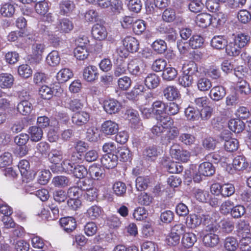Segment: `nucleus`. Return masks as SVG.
Masks as SVG:
<instances>
[{
    "instance_id": "62",
    "label": "nucleus",
    "mask_w": 251,
    "mask_h": 251,
    "mask_svg": "<svg viewBox=\"0 0 251 251\" xmlns=\"http://www.w3.org/2000/svg\"><path fill=\"white\" fill-rule=\"evenodd\" d=\"M132 81L130 78L127 76H124L118 80L119 88L123 91L128 89L131 85Z\"/></svg>"
},
{
    "instance_id": "53",
    "label": "nucleus",
    "mask_w": 251,
    "mask_h": 251,
    "mask_svg": "<svg viewBox=\"0 0 251 251\" xmlns=\"http://www.w3.org/2000/svg\"><path fill=\"white\" fill-rule=\"evenodd\" d=\"M53 94V91L51 88L46 85H42L39 90V95L41 98L44 100L50 99Z\"/></svg>"
},
{
    "instance_id": "20",
    "label": "nucleus",
    "mask_w": 251,
    "mask_h": 251,
    "mask_svg": "<svg viewBox=\"0 0 251 251\" xmlns=\"http://www.w3.org/2000/svg\"><path fill=\"white\" fill-rule=\"evenodd\" d=\"M163 95L168 100L173 101L180 97V93L178 89L174 86H168L164 89Z\"/></svg>"
},
{
    "instance_id": "49",
    "label": "nucleus",
    "mask_w": 251,
    "mask_h": 251,
    "mask_svg": "<svg viewBox=\"0 0 251 251\" xmlns=\"http://www.w3.org/2000/svg\"><path fill=\"white\" fill-rule=\"evenodd\" d=\"M146 29V23L143 20L138 19L134 22L132 30L136 35H141Z\"/></svg>"
},
{
    "instance_id": "52",
    "label": "nucleus",
    "mask_w": 251,
    "mask_h": 251,
    "mask_svg": "<svg viewBox=\"0 0 251 251\" xmlns=\"http://www.w3.org/2000/svg\"><path fill=\"white\" fill-rule=\"evenodd\" d=\"M177 75V70L173 67L166 68L162 73V78L167 81L174 80Z\"/></svg>"
},
{
    "instance_id": "39",
    "label": "nucleus",
    "mask_w": 251,
    "mask_h": 251,
    "mask_svg": "<svg viewBox=\"0 0 251 251\" xmlns=\"http://www.w3.org/2000/svg\"><path fill=\"white\" fill-rule=\"evenodd\" d=\"M219 241L218 236L214 233L207 234L203 238V242L205 245L207 247H215L218 244Z\"/></svg>"
},
{
    "instance_id": "38",
    "label": "nucleus",
    "mask_w": 251,
    "mask_h": 251,
    "mask_svg": "<svg viewBox=\"0 0 251 251\" xmlns=\"http://www.w3.org/2000/svg\"><path fill=\"white\" fill-rule=\"evenodd\" d=\"M117 153L120 160L123 162L130 161L132 159V152L128 148L125 147L119 148Z\"/></svg>"
},
{
    "instance_id": "45",
    "label": "nucleus",
    "mask_w": 251,
    "mask_h": 251,
    "mask_svg": "<svg viewBox=\"0 0 251 251\" xmlns=\"http://www.w3.org/2000/svg\"><path fill=\"white\" fill-rule=\"evenodd\" d=\"M84 106V103L81 100L73 99L69 100L67 102V107L73 112H77Z\"/></svg>"
},
{
    "instance_id": "27",
    "label": "nucleus",
    "mask_w": 251,
    "mask_h": 251,
    "mask_svg": "<svg viewBox=\"0 0 251 251\" xmlns=\"http://www.w3.org/2000/svg\"><path fill=\"white\" fill-rule=\"evenodd\" d=\"M18 111L23 115H28L30 114L33 106L32 103L27 100H22L17 105Z\"/></svg>"
},
{
    "instance_id": "54",
    "label": "nucleus",
    "mask_w": 251,
    "mask_h": 251,
    "mask_svg": "<svg viewBox=\"0 0 251 251\" xmlns=\"http://www.w3.org/2000/svg\"><path fill=\"white\" fill-rule=\"evenodd\" d=\"M14 6L10 3L3 4L0 8V12L4 17H11L15 13Z\"/></svg>"
},
{
    "instance_id": "57",
    "label": "nucleus",
    "mask_w": 251,
    "mask_h": 251,
    "mask_svg": "<svg viewBox=\"0 0 251 251\" xmlns=\"http://www.w3.org/2000/svg\"><path fill=\"white\" fill-rule=\"evenodd\" d=\"M74 53L76 58L79 60H85L89 54L87 48H83L80 47H75L74 50Z\"/></svg>"
},
{
    "instance_id": "46",
    "label": "nucleus",
    "mask_w": 251,
    "mask_h": 251,
    "mask_svg": "<svg viewBox=\"0 0 251 251\" xmlns=\"http://www.w3.org/2000/svg\"><path fill=\"white\" fill-rule=\"evenodd\" d=\"M233 40L242 49L250 42V37L248 34L241 33L235 36Z\"/></svg>"
},
{
    "instance_id": "7",
    "label": "nucleus",
    "mask_w": 251,
    "mask_h": 251,
    "mask_svg": "<svg viewBox=\"0 0 251 251\" xmlns=\"http://www.w3.org/2000/svg\"><path fill=\"white\" fill-rule=\"evenodd\" d=\"M123 44L127 51L135 53L139 50L140 44L139 41L132 36H126L123 40Z\"/></svg>"
},
{
    "instance_id": "17",
    "label": "nucleus",
    "mask_w": 251,
    "mask_h": 251,
    "mask_svg": "<svg viewBox=\"0 0 251 251\" xmlns=\"http://www.w3.org/2000/svg\"><path fill=\"white\" fill-rule=\"evenodd\" d=\"M212 15L207 13H201L198 14L195 18L197 25L202 28H206L211 24Z\"/></svg>"
},
{
    "instance_id": "47",
    "label": "nucleus",
    "mask_w": 251,
    "mask_h": 251,
    "mask_svg": "<svg viewBox=\"0 0 251 251\" xmlns=\"http://www.w3.org/2000/svg\"><path fill=\"white\" fill-rule=\"evenodd\" d=\"M48 64L51 66H56L60 62V57L58 51L56 50L51 51L46 58Z\"/></svg>"
},
{
    "instance_id": "63",
    "label": "nucleus",
    "mask_w": 251,
    "mask_h": 251,
    "mask_svg": "<svg viewBox=\"0 0 251 251\" xmlns=\"http://www.w3.org/2000/svg\"><path fill=\"white\" fill-rule=\"evenodd\" d=\"M35 3V9L36 12L41 15L46 14L49 10L48 3L45 0L38 1Z\"/></svg>"
},
{
    "instance_id": "55",
    "label": "nucleus",
    "mask_w": 251,
    "mask_h": 251,
    "mask_svg": "<svg viewBox=\"0 0 251 251\" xmlns=\"http://www.w3.org/2000/svg\"><path fill=\"white\" fill-rule=\"evenodd\" d=\"M224 146L227 151L233 152L238 150L239 142L236 139L231 138L227 140H226Z\"/></svg>"
},
{
    "instance_id": "60",
    "label": "nucleus",
    "mask_w": 251,
    "mask_h": 251,
    "mask_svg": "<svg viewBox=\"0 0 251 251\" xmlns=\"http://www.w3.org/2000/svg\"><path fill=\"white\" fill-rule=\"evenodd\" d=\"M18 72L21 76L27 78L32 75V70L28 65L22 64L18 67Z\"/></svg>"
},
{
    "instance_id": "8",
    "label": "nucleus",
    "mask_w": 251,
    "mask_h": 251,
    "mask_svg": "<svg viewBox=\"0 0 251 251\" xmlns=\"http://www.w3.org/2000/svg\"><path fill=\"white\" fill-rule=\"evenodd\" d=\"M118 155L114 153H106L100 159L101 165L107 169L115 168L118 164Z\"/></svg>"
},
{
    "instance_id": "59",
    "label": "nucleus",
    "mask_w": 251,
    "mask_h": 251,
    "mask_svg": "<svg viewBox=\"0 0 251 251\" xmlns=\"http://www.w3.org/2000/svg\"><path fill=\"white\" fill-rule=\"evenodd\" d=\"M246 212V209L244 206L238 204L233 206L231 211V215L234 218H239L244 215Z\"/></svg>"
},
{
    "instance_id": "35",
    "label": "nucleus",
    "mask_w": 251,
    "mask_h": 251,
    "mask_svg": "<svg viewBox=\"0 0 251 251\" xmlns=\"http://www.w3.org/2000/svg\"><path fill=\"white\" fill-rule=\"evenodd\" d=\"M28 133L30 140L33 142H38L41 140L43 132L41 128L37 126H32L28 128Z\"/></svg>"
},
{
    "instance_id": "58",
    "label": "nucleus",
    "mask_w": 251,
    "mask_h": 251,
    "mask_svg": "<svg viewBox=\"0 0 251 251\" xmlns=\"http://www.w3.org/2000/svg\"><path fill=\"white\" fill-rule=\"evenodd\" d=\"M112 189L114 193L118 196H122L126 192V186L125 183L117 181L114 183Z\"/></svg>"
},
{
    "instance_id": "16",
    "label": "nucleus",
    "mask_w": 251,
    "mask_h": 251,
    "mask_svg": "<svg viewBox=\"0 0 251 251\" xmlns=\"http://www.w3.org/2000/svg\"><path fill=\"white\" fill-rule=\"evenodd\" d=\"M167 103L162 100H156L152 103V112L156 117L165 114L167 113Z\"/></svg>"
},
{
    "instance_id": "61",
    "label": "nucleus",
    "mask_w": 251,
    "mask_h": 251,
    "mask_svg": "<svg viewBox=\"0 0 251 251\" xmlns=\"http://www.w3.org/2000/svg\"><path fill=\"white\" fill-rule=\"evenodd\" d=\"M88 171L87 168L82 165H75L72 174L77 178H83L87 175Z\"/></svg>"
},
{
    "instance_id": "6",
    "label": "nucleus",
    "mask_w": 251,
    "mask_h": 251,
    "mask_svg": "<svg viewBox=\"0 0 251 251\" xmlns=\"http://www.w3.org/2000/svg\"><path fill=\"white\" fill-rule=\"evenodd\" d=\"M126 113L127 118L129 121V124L131 128L137 129L140 128L142 126V123L137 110L133 109H129L126 110Z\"/></svg>"
},
{
    "instance_id": "21",
    "label": "nucleus",
    "mask_w": 251,
    "mask_h": 251,
    "mask_svg": "<svg viewBox=\"0 0 251 251\" xmlns=\"http://www.w3.org/2000/svg\"><path fill=\"white\" fill-rule=\"evenodd\" d=\"M198 173L203 176H211L215 173V168L211 163L204 162L199 165Z\"/></svg>"
},
{
    "instance_id": "51",
    "label": "nucleus",
    "mask_w": 251,
    "mask_h": 251,
    "mask_svg": "<svg viewBox=\"0 0 251 251\" xmlns=\"http://www.w3.org/2000/svg\"><path fill=\"white\" fill-rule=\"evenodd\" d=\"M197 86L200 91L205 92L209 90L211 88L212 82L209 79L203 77L198 79L197 81Z\"/></svg>"
},
{
    "instance_id": "24",
    "label": "nucleus",
    "mask_w": 251,
    "mask_h": 251,
    "mask_svg": "<svg viewBox=\"0 0 251 251\" xmlns=\"http://www.w3.org/2000/svg\"><path fill=\"white\" fill-rule=\"evenodd\" d=\"M14 81V77L11 74L9 73L0 74V87L1 88H10L13 86Z\"/></svg>"
},
{
    "instance_id": "31",
    "label": "nucleus",
    "mask_w": 251,
    "mask_h": 251,
    "mask_svg": "<svg viewBox=\"0 0 251 251\" xmlns=\"http://www.w3.org/2000/svg\"><path fill=\"white\" fill-rule=\"evenodd\" d=\"M162 164L166 167L168 172L171 174H179L183 170V167L181 164L174 161L169 162L167 163V160H165Z\"/></svg>"
},
{
    "instance_id": "25",
    "label": "nucleus",
    "mask_w": 251,
    "mask_h": 251,
    "mask_svg": "<svg viewBox=\"0 0 251 251\" xmlns=\"http://www.w3.org/2000/svg\"><path fill=\"white\" fill-rule=\"evenodd\" d=\"M227 43V39L222 35L215 36L211 41V46L215 49L220 50L226 48Z\"/></svg>"
},
{
    "instance_id": "23",
    "label": "nucleus",
    "mask_w": 251,
    "mask_h": 251,
    "mask_svg": "<svg viewBox=\"0 0 251 251\" xmlns=\"http://www.w3.org/2000/svg\"><path fill=\"white\" fill-rule=\"evenodd\" d=\"M225 88L222 86L213 87L210 91L209 96L214 101H219L222 100L226 95Z\"/></svg>"
},
{
    "instance_id": "50",
    "label": "nucleus",
    "mask_w": 251,
    "mask_h": 251,
    "mask_svg": "<svg viewBox=\"0 0 251 251\" xmlns=\"http://www.w3.org/2000/svg\"><path fill=\"white\" fill-rule=\"evenodd\" d=\"M150 178L148 176H139L136 179V187L138 191H142L148 188Z\"/></svg>"
},
{
    "instance_id": "22",
    "label": "nucleus",
    "mask_w": 251,
    "mask_h": 251,
    "mask_svg": "<svg viewBox=\"0 0 251 251\" xmlns=\"http://www.w3.org/2000/svg\"><path fill=\"white\" fill-rule=\"evenodd\" d=\"M249 166L246 158L243 155H237L233 159L232 166L235 171L245 170Z\"/></svg>"
},
{
    "instance_id": "26",
    "label": "nucleus",
    "mask_w": 251,
    "mask_h": 251,
    "mask_svg": "<svg viewBox=\"0 0 251 251\" xmlns=\"http://www.w3.org/2000/svg\"><path fill=\"white\" fill-rule=\"evenodd\" d=\"M197 240L196 235L194 233L186 232L182 236L181 244L185 248H190L193 246Z\"/></svg>"
},
{
    "instance_id": "18",
    "label": "nucleus",
    "mask_w": 251,
    "mask_h": 251,
    "mask_svg": "<svg viewBox=\"0 0 251 251\" xmlns=\"http://www.w3.org/2000/svg\"><path fill=\"white\" fill-rule=\"evenodd\" d=\"M57 31L61 33H69L74 28L72 22L68 18H64L60 19L56 25Z\"/></svg>"
},
{
    "instance_id": "11",
    "label": "nucleus",
    "mask_w": 251,
    "mask_h": 251,
    "mask_svg": "<svg viewBox=\"0 0 251 251\" xmlns=\"http://www.w3.org/2000/svg\"><path fill=\"white\" fill-rule=\"evenodd\" d=\"M60 225L67 233L73 232L76 227V222L73 217H65L60 219Z\"/></svg>"
},
{
    "instance_id": "40",
    "label": "nucleus",
    "mask_w": 251,
    "mask_h": 251,
    "mask_svg": "<svg viewBox=\"0 0 251 251\" xmlns=\"http://www.w3.org/2000/svg\"><path fill=\"white\" fill-rule=\"evenodd\" d=\"M145 90L143 85L137 83L131 91L127 94V98L128 99L135 100L137 96L141 95Z\"/></svg>"
},
{
    "instance_id": "42",
    "label": "nucleus",
    "mask_w": 251,
    "mask_h": 251,
    "mask_svg": "<svg viewBox=\"0 0 251 251\" xmlns=\"http://www.w3.org/2000/svg\"><path fill=\"white\" fill-rule=\"evenodd\" d=\"M151 48L157 53L162 54L166 50L167 46L164 40L159 39L156 40L152 43Z\"/></svg>"
},
{
    "instance_id": "29",
    "label": "nucleus",
    "mask_w": 251,
    "mask_h": 251,
    "mask_svg": "<svg viewBox=\"0 0 251 251\" xmlns=\"http://www.w3.org/2000/svg\"><path fill=\"white\" fill-rule=\"evenodd\" d=\"M236 231L239 236L249 235L250 233L249 223L244 220H240L236 225Z\"/></svg>"
},
{
    "instance_id": "9",
    "label": "nucleus",
    "mask_w": 251,
    "mask_h": 251,
    "mask_svg": "<svg viewBox=\"0 0 251 251\" xmlns=\"http://www.w3.org/2000/svg\"><path fill=\"white\" fill-rule=\"evenodd\" d=\"M99 76V71L95 66L89 65L83 70V79L87 82H94L98 79Z\"/></svg>"
},
{
    "instance_id": "13",
    "label": "nucleus",
    "mask_w": 251,
    "mask_h": 251,
    "mask_svg": "<svg viewBox=\"0 0 251 251\" xmlns=\"http://www.w3.org/2000/svg\"><path fill=\"white\" fill-rule=\"evenodd\" d=\"M143 63L140 58L132 59L128 63L127 70L131 75L137 76L141 74V67H143Z\"/></svg>"
},
{
    "instance_id": "43",
    "label": "nucleus",
    "mask_w": 251,
    "mask_h": 251,
    "mask_svg": "<svg viewBox=\"0 0 251 251\" xmlns=\"http://www.w3.org/2000/svg\"><path fill=\"white\" fill-rule=\"evenodd\" d=\"M176 19V13L175 10L171 8L165 9L162 14V20L168 23H172Z\"/></svg>"
},
{
    "instance_id": "64",
    "label": "nucleus",
    "mask_w": 251,
    "mask_h": 251,
    "mask_svg": "<svg viewBox=\"0 0 251 251\" xmlns=\"http://www.w3.org/2000/svg\"><path fill=\"white\" fill-rule=\"evenodd\" d=\"M239 83L237 87L241 95L246 96L251 93V89L249 84L246 81L242 79Z\"/></svg>"
},
{
    "instance_id": "36",
    "label": "nucleus",
    "mask_w": 251,
    "mask_h": 251,
    "mask_svg": "<svg viewBox=\"0 0 251 251\" xmlns=\"http://www.w3.org/2000/svg\"><path fill=\"white\" fill-rule=\"evenodd\" d=\"M88 174L94 180H100L104 176L101 168L95 165H92L89 167Z\"/></svg>"
},
{
    "instance_id": "44",
    "label": "nucleus",
    "mask_w": 251,
    "mask_h": 251,
    "mask_svg": "<svg viewBox=\"0 0 251 251\" xmlns=\"http://www.w3.org/2000/svg\"><path fill=\"white\" fill-rule=\"evenodd\" d=\"M202 223L201 216L196 214H191L187 218L186 223L191 228H195L199 226Z\"/></svg>"
},
{
    "instance_id": "19",
    "label": "nucleus",
    "mask_w": 251,
    "mask_h": 251,
    "mask_svg": "<svg viewBox=\"0 0 251 251\" xmlns=\"http://www.w3.org/2000/svg\"><path fill=\"white\" fill-rule=\"evenodd\" d=\"M142 155L145 160L153 161L158 156V151L155 146H150L146 147L143 150Z\"/></svg>"
},
{
    "instance_id": "34",
    "label": "nucleus",
    "mask_w": 251,
    "mask_h": 251,
    "mask_svg": "<svg viewBox=\"0 0 251 251\" xmlns=\"http://www.w3.org/2000/svg\"><path fill=\"white\" fill-rule=\"evenodd\" d=\"M183 73L185 74L198 77L200 74L197 64L193 61H189L183 66Z\"/></svg>"
},
{
    "instance_id": "1",
    "label": "nucleus",
    "mask_w": 251,
    "mask_h": 251,
    "mask_svg": "<svg viewBox=\"0 0 251 251\" xmlns=\"http://www.w3.org/2000/svg\"><path fill=\"white\" fill-rule=\"evenodd\" d=\"M157 123L151 129L152 134L160 137L167 144L175 140L179 135L178 128L174 126V120L167 113L155 118Z\"/></svg>"
},
{
    "instance_id": "33",
    "label": "nucleus",
    "mask_w": 251,
    "mask_h": 251,
    "mask_svg": "<svg viewBox=\"0 0 251 251\" xmlns=\"http://www.w3.org/2000/svg\"><path fill=\"white\" fill-rule=\"evenodd\" d=\"M241 48L239 47L233 39L232 41H230L228 43H227L226 51L229 56H237L241 53Z\"/></svg>"
},
{
    "instance_id": "30",
    "label": "nucleus",
    "mask_w": 251,
    "mask_h": 251,
    "mask_svg": "<svg viewBox=\"0 0 251 251\" xmlns=\"http://www.w3.org/2000/svg\"><path fill=\"white\" fill-rule=\"evenodd\" d=\"M160 83V78L155 74H150L145 78V84L150 89L156 88Z\"/></svg>"
},
{
    "instance_id": "41",
    "label": "nucleus",
    "mask_w": 251,
    "mask_h": 251,
    "mask_svg": "<svg viewBox=\"0 0 251 251\" xmlns=\"http://www.w3.org/2000/svg\"><path fill=\"white\" fill-rule=\"evenodd\" d=\"M224 245L225 249L228 251H235L239 246L236 238L232 236L226 237L225 239Z\"/></svg>"
},
{
    "instance_id": "14",
    "label": "nucleus",
    "mask_w": 251,
    "mask_h": 251,
    "mask_svg": "<svg viewBox=\"0 0 251 251\" xmlns=\"http://www.w3.org/2000/svg\"><path fill=\"white\" fill-rule=\"evenodd\" d=\"M103 108L105 111L109 114H115L118 112L121 108V103L114 99H108L103 102Z\"/></svg>"
},
{
    "instance_id": "5",
    "label": "nucleus",
    "mask_w": 251,
    "mask_h": 251,
    "mask_svg": "<svg viewBox=\"0 0 251 251\" xmlns=\"http://www.w3.org/2000/svg\"><path fill=\"white\" fill-rule=\"evenodd\" d=\"M90 119V115L86 111H79L75 112L72 116V122L77 126L86 125Z\"/></svg>"
},
{
    "instance_id": "2",
    "label": "nucleus",
    "mask_w": 251,
    "mask_h": 251,
    "mask_svg": "<svg viewBox=\"0 0 251 251\" xmlns=\"http://www.w3.org/2000/svg\"><path fill=\"white\" fill-rule=\"evenodd\" d=\"M45 50L44 44L34 43L31 46V51L28 55V60L30 63L38 64L42 60L43 53Z\"/></svg>"
},
{
    "instance_id": "10",
    "label": "nucleus",
    "mask_w": 251,
    "mask_h": 251,
    "mask_svg": "<svg viewBox=\"0 0 251 251\" xmlns=\"http://www.w3.org/2000/svg\"><path fill=\"white\" fill-rule=\"evenodd\" d=\"M118 130V124L112 120H106L101 126V131L105 135H114Z\"/></svg>"
},
{
    "instance_id": "4",
    "label": "nucleus",
    "mask_w": 251,
    "mask_h": 251,
    "mask_svg": "<svg viewBox=\"0 0 251 251\" xmlns=\"http://www.w3.org/2000/svg\"><path fill=\"white\" fill-rule=\"evenodd\" d=\"M49 159L52 164L51 169L53 172L60 171V165L63 159V152L57 149H52L49 154Z\"/></svg>"
},
{
    "instance_id": "56",
    "label": "nucleus",
    "mask_w": 251,
    "mask_h": 251,
    "mask_svg": "<svg viewBox=\"0 0 251 251\" xmlns=\"http://www.w3.org/2000/svg\"><path fill=\"white\" fill-rule=\"evenodd\" d=\"M205 73L213 79H217L221 76V72L219 67L215 65L210 66L206 69Z\"/></svg>"
},
{
    "instance_id": "3",
    "label": "nucleus",
    "mask_w": 251,
    "mask_h": 251,
    "mask_svg": "<svg viewBox=\"0 0 251 251\" xmlns=\"http://www.w3.org/2000/svg\"><path fill=\"white\" fill-rule=\"evenodd\" d=\"M170 152L172 157L183 162H187L189 160L190 157V152L183 150L177 144H174L171 146Z\"/></svg>"
},
{
    "instance_id": "15",
    "label": "nucleus",
    "mask_w": 251,
    "mask_h": 251,
    "mask_svg": "<svg viewBox=\"0 0 251 251\" xmlns=\"http://www.w3.org/2000/svg\"><path fill=\"white\" fill-rule=\"evenodd\" d=\"M75 4L70 0H61L59 3V13L61 15L68 16L75 8Z\"/></svg>"
},
{
    "instance_id": "48",
    "label": "nucleus",
    "mask_w": 251,
    "mask_h": 251,
    "mask_svg": "<svg viewBox=\"0 0 251 251\" xmlns=\"http://www.w3.org/2000/svg\"><path fill=\"white\" fill-rule=\"evenodd\" d=\"M185 115L188 120H198L200 118V111L189 106L185 110Z\"/></svg>"
},
{
    "instance_id": "12",
    "label": "nucleus",
    "mask_w": 251,
    "mask_h": 251,
    "mask_svg": "<svg viewBox=\"0 0 251 251\" xmlns=\"http://www.w3.org/2000/svg\"><path fill=\"white\" fill-rule=\"evenodd\" d=\"M91 34L94 38L99 41L104 40L107 36L106 27L103 25L99 23L93 26Z\"/></svg>"
},
{
    "instance_id": "32",
    "label": "nucleus",
    "mask_w": 251,
    "mask_h": 251,
    "mask_svg": "<svg viewBox=\"0 0 251 251\" xmlns=\"http://www.w3.org/2000/svg\"><path fill=\"white\" fill-rule=\"evenodd\" d=\"M202 219V223L206 227V230L214 231L217 229V224L216 221H214L209 214H202L201 216Z\"/></svg>"
},
{
    "instance_id": "37",
    "label": "nucleus",
    "mask_w": 251,
    "mask_h": 251,
    "mask_svg": "<svg viewBox=\"0 0 251 251\" xmlns=\"http://www.w3.org/2000/svg\"><path fill=\"white\" fill-rule=\"evenodd\" d=\"M73 76V72L68 68L61 69L56 74V79L59 83H64L68 81Z\"/></svg>"
},
{
    "instance_id": "28",
    "label": "nucleus",
    "mask_w": 251,
    "mask_h": 251,
    "mask_svg": "<svg viewBox=\"0 0 251 251\" xmlns=\"http://www.w3.org/2000/svg\"><path fill=\"white\" fill-rule=\"evenodd\" d=\"M229 128L234 133H239L243 131L245 127V123L240 119H231L228 122Z\"/></svg>"
}]
</instances>
